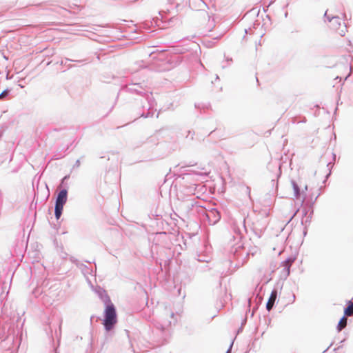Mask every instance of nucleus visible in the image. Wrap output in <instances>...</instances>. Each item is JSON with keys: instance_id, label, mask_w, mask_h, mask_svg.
<instances>
[{"instance_id": "6", "label": "nucleus", "mask_w": 353, "mask_h": 353, "mask_svg": "<svg viewBox=\"0 0 353 353\" xmlns=\"http://www.w3.org/2000/svg\"><path fill=\"white\" fill-rule=\"evenodd\" d=\"M344 314L347 316L353 315V302L349 301L348 306L344 310Z\"/></svg>"}, {"instance_id": "5", "label": "nucleus", "mask_w": 353, "mask_h": 353, "mask_svg": "<svg viewBox=\"0 0 353 353\" xmlns=\"http://www.w3.org/2000/svg\"><path fill=\"white\" fill-rule=\"evenodd\" d=\"M294 261V259L289 258L283 262V266L285 267V272L288 275L290 274V267H291L292 264L293 263Z\"/></svg>"}, {"instance_id": "8", "label": "nucleus", "mask_w": 353, "mask_h": 353, "mask_svg": "<svg viewBox=\"0 0 353 353\" xmlns=\"http://www.w3.org/2000/svg\"><path fill=\"white\" fill-rule=\"evenodd\" d=\"M292 187H293V190H294V192L295 196L296 197H299V195H300V191H299V185L294 181H292Z\"/></svg>"}, {"instance_id": "3", "label": "nucleus", "mask_w": 353, "mask_h": 353, "mask_svg": "<svg viewBox=\"0 0 353 353\" xmlns=\"http://www.w3.org/2000/svg\"><path fill=\"white\" fill-rule=\"evenodd\" d=\"M331 28L335 30L340 35L343 36L346 32V26L344 23H341V20L339 18H333L330 21Z\"/></svg>"}, {"instance_id": "9", "label": "nucleus", "mask_w": 353, "mask_h": 353, "mask_svg": "<svg viewBox=\"0 0 353 353\" xmlns=\"http://www.w3.org/2000/svg\"><path fill=\"white\" fill-rule=\"evenodd\" d=\"M8 94V90H4L0 94V99H3Z\"/></svg>"}, {"instance_id": "10", "label": "nucleus", "mask_w": 353, "mask_h": 353, "mask_svg": "<svg viewBox=\"0 0 353 353\" xmlns=\"http://www.w3.org/2000/svg\"><path fill=\"white\" fill-rule=\"evenodd\" d=\"M227 353H230V349L228 350Z\"/></svg>"}, {"instance_id": "2", "label": "nucleus", "mask_w": 353, "mask_h": 353, "mask_svg": "<svg viewBox=\"0 0 353 353\" xmlns=\"http://www.w3.org/2000/svg\"><path fill=\"white\" fill-rule=\"evenodd\" d=\"M68 192L66 190H62L58 194L55 204V216L59 219L62 214L64 204L67 201Z\"/></svg>"}, {"instance_id": "1", "label": "nucleus", "mask_w": 353, "mask_h": 353, "mask_svg": "<svg viewBox=\"0 0 353 353\" xmlns=\"http://www.w3.org/2000/svg\"><path fill=\"white\" fill-rule=\"evenodd\" d=\"M117 322L116 309L113 303H108L104 310L103 325L107 331L111 330Z\"/></svg>"}, {"instance_id": "4", "label": "nucleus", "mask_w": 353, "mask_h": 353, "mask_svg": "<svg viewBox=\"0 0 353 353\" xmlns=\"http://www.w3.org/2000/svg\"><path fill=\"white\" fill-rule=\"evenodd\" d=\"M277 297V291L276 290H272L271 292L270 296L268 301V303L266 304V309L270 311L273 307V305L274 304V302Z\"/></svg>"}, {"instance_id": "7", "label": "nucleus", "mask_w": 353, "mask_h": 353, "mask_svg": "<svg viewBox=\"0 0 353 353\" xmlns=\"http://www.w3.org/2000/svg\"><path fill=\"white\" fill-rule=\"evenodd\" d=\"M347 325V318L343 316L341 319V320L339 322L337 329L338 331H341L343 328H345Z\"/></svg>"}]
</instances>
